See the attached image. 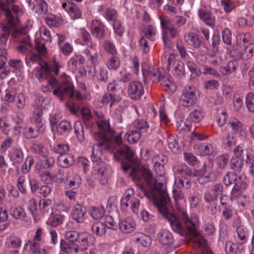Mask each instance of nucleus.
<instances>
[{
  "instance_id": "obj_37",
  "label": "nucleus",
  "mask_w": 254,
  "mask_h": 254,
  "mask_svg": "<svg viewBox=\"0 0 254 254\" xmlns=\"http://www.w3.org/2000/svg\"><path fill=\"white\" fill-rule=\"evenodd\" d=\"M105 228L114 229L116 223L111 216L107 215L105 217L102 222H101Z\"/></svg>"
},
{
  "instance_id": "obj_53",
  "label": "nucleus",
  "mask_w": 254,
  "mask_h": 254,
  "mask_svg": "<svg viewBox=\"0 0 254 254\" xmlns=\"http://www.w3.org/2000/svg\"><path fill=\"white\" fill-rule=\"evenodd\" d=\"M237 233L239 238L238 242L241 244H244L246 242V233L243 228L242 227H238L237 228Z\"/></svg>"
},
{
  "instance_id": "obj_46",
  "label": "nucleus",
  "mask_w": 254,
  "mask_h": 254,
  "mask_svg": "<svg viewBox=\"0 0 254 254\" xmlns=\"http://www.w3.org/2000/svg\"><path fill=\"white\" fill-rule=\"evenodd\" d=\"M229 158L227 155H222L216 159V164L218 167L223 169L228 163Z\"/></svg>"
},
{
  "instance_id": "obj_58",
  "label": "nucleus",
  "mask_w": 254,
  "mask_h": 254,
  "mask_svg": "<svg viewBox=\"0 0 254 254\" xmlns=\"http://www.w3.org/2000/svg\"><path fill=\"white\" fill-rule=\"evenodd\" d=\"M168 146L172 151L175 154L179 153L181 151V149L179 148V145L175 139L169 141Z\"/></svg>"
},
{
  "instance_id": "obj_62",
  "label": "nucleus",
  "mask_w": 254,
  "mask_h": 254,
  "mask_svg": "<svg viewBox=\"0 0 254 254\" xmlns=\"http://www.w3.org/2000/svg\"><path fill=\"white\" fill-rule=\"evenodd\" d=\"M197 148L201 151V154L202 155H208L211 154L210 146L208 145L201 144L198 146Z\"/></svg>"
},
{
  "instance_id": "obj_63",
  "label": "nucleus",
  "mask_w": 254,
  "mask_h": 254,
  "mask_svg": "<svg viewBox=\"0 0 254 254\" xmlns=\"http://www.w3.org/2000/svg\"><path fill=\"white\" fill-rule=\"evenodd\" d=\"M205 88L207 89H213L217 88L219 86V83L216 80H210L204 83Z\"/></svg>"
},
{
  "instance_id": "obj_38",
  "label": "nucleus",
  "mask_w": 254,
  "mask_h": 254,
  "mask_svg": "<svg viewBox=\"0 0 254 254\" xmlns=\"http://www.w3.org/2000/svg\"><path fill=\"white\" fill-rule=\"evenodd\" d=\"M79 235L80 233H78L77 231H69L65 233L64 237L65 239L68 241L75 244V242L78 240V238Z\"/></svg>"
},
{
  "instance_id": "obj_27",
  "label": "nucleus",
  "mask_w": 254,
  "mask_h": 254,
  "mask_svg": "<svg viewBox=\"0 0 254 254\" xmlns=\"http://www.w3.org/2000/svg\"><path fill=\"white\" fill-rule=\"evenodd\" d=\"M125 137H127L129 143L133 144L140 139L141 133L137 130H131L127 133L125 135Z\"/></svg>"
},
{
  "instance_id": "obj_1",
  "label": "nucleus",
  "mask_w": 254,
  "mask_h": 254,
  "mask_svg": "<svg viewBox=\"0 0 254 254\" xmlns=\"http://www.w3.org/2000/svg\"><path fill=\"white\" fill-rule=\"evenodd\" d=\"M118 152L124 156L121 163L124 172L126 173L130 169L129 176L133 181L138 182L144 179L146 188L139 186V189L144 196L153 201L154 205L169 196L164 183L158 182L156 178L153 179V175L148 166L141 165L140 161L134 158V153L129 146H120Z\"/></svg>"
},
{
  "instance_id": "obj_50",
  "label": "nucleus",
  "mask_w": 254,
  "mask_h": 254,
  "mask_svg": "<svg viewBox=\"0 0 254 254\" xmlns=\"http://www.w3.org/2000/svg\"><path fill=\"white\" fill-rule=\"evenodd\" d=\"M224 144L226 145L227 147H231L236 144V141L234 135L232 134H228L223 140Z\"/></svg>"
},
{
  "instance_id": "obj_34",
  "label": "nucleus",
  "mask_w": 254,
  "mask_h": 254,
  "mask_svg": "<svg viewBox=\"0 0 254 254\" xmlns=\"http://www.w3.org/2000/svg\"><path fill=\"white\" fill-rule=\"evenodd\" d=\"M237 174L236 173L228 172L223 178V181L225 185L228 186L235 184Z\"/></svg>"
},
{
  "instance_id": "obj_10",
  "label": "nucleus",
  "mask_w": 254,
  "mask_h": 254,
  "mask_svg": "<svg viewBox=\"0 0 254 254\" xmlns=\"http://www.w3.org/2000/svg\"><path fill=\"white\" fill-rule=\"evenodd\" d=\"M159 242L163 245L171 246L174 243L172 233L167 230H161L157 235Z\"/></svg>"
},
{
  "instance_id": "obj_47",
  "label": "nucleus",
  "mask_w": 254,
  "mask_h": 254,
  "mask_svg": "<svg viewBox=\"0 0 254 254\" xmlns=\"http://www.w3.org/2000/svg\"><path fill=\"white\" fill-rule=\"evenodd\" d=\"M120 64L119 59L117 57L112 56L109 60L108 67L110 69H116Z\"/></svg>"
},
{
  "instance_id": "obj_22",
  "label": "nucleus",
  "mask_w": 254,
  "mask_h": 254,
  "mask_svg": "<svg viewBox=\"0 0 254 254\" xmlns=\"http://www.w3.org/2000/svg\"><path fill=\"white\" fill-rule=\"evenodd\" d=\"M254 54V43H251L245 47L242 52L240 53V58L244 60L250 59Z\"/></svg>"
},
{
  "instance_id": "obj_60",
  "label": "nucleus",
  "mask_w": 254,
  "mask_h": 254,
  "mask_svg": "<svg viewBox=\"0 0 254 254\" xmlns=\"http://www.w3.org/2000/svg\"><path fill=\"white\" fill-rule=\"evenodd\" d=\"M221 3L224 10L227 12H230L234 8V4L230 0H222Z\"/></svg>"
},
{
  "instance_id": "obj_55",
  "label": "nucleus",
  "mask_w": 254,
  "mask_h": 254,
  "mask_svg": "<svg viewBox=\"0 0 254 254\" xmlns=\"http://www.w3.org/2000/svg\"><path fill=\"white\" fill-rule=\"evenodd\" d=\"M185 159L186 162L190 166H194L196 162V158L191 153L186 152L184 153Z\"/></svg>"
},
{
  "instance_id": "obj_14",
  "label": "nucleus",
  "mask_w": 254,
  "mask_h": 254,
  "mask_svg": "<svg viewBox=\"0 0 254 254\" xmlns=\"http://www.w3.org/2000/svg\"><path fill=\"white\" fill-rule=\"evenodd\" d=\"M92 33L95 37L100 39L104 36L105 31L102 23L98 21H93L91 25Z\"/></svg>"
},
{
  "instance_id": "obj_20",
  "label": "nucleus",
  "mask_w": 254,
  "mask_h": 254,
  "mask_svg": "<svg viewBox=\"0 0 254 254\" xmlns=\"http://www.w3.org/2000/svg\"><path fill=\"white\" fill-rule=\"evenodd\" d=\"M243 160L240 157H233L230 160V165L235 172H240L243 166Z\"/></svg>"
},
{
  "instance_id": "obj_33",
  "label": "nucleus",
  "mask_w": 254,
  "mask_h": 254,
  "mask_svg": "<svg viewBox=\"0 0 254 254\" xmlns=\"http://www.w3.org/2000/svg\"><path fill=\"white\" fill-rule=\"evenodd\" d=\"M57 128L59 132L63 133L71 130L72 126L69 122L63 121L58 125Z\"/></svg>"
},
{
  "instance_id": "obj_59",
  "label": "nucleus",
  "mask_w": 254,
  "mask_h": 254,
  "mask_svg": "<svg viewBox=\"0 0 254 254\" xmlns=\"http://www.w3.org/2000/svg\"><path fill=\"white\" fill-rule=\"evenodd\" d=\"M16 93L15 89H12L6 93L4 100L9 103L13 102L14 101Z\"/></svg>"
},
{
  "instance_id": "obj_8",
  "label": "nucleus",
  "mask_w": 254,
  "mask_h": 254,
  "mask_svg": "<svg viewBox=\"0 0 254 254\" xmlns=\"http://www.w3.org/2000/svg\"><path fill=\"white\" fill-rule=\"evenodd\" d=\"M95 239L91 234L87 233H80L78 240L75 242V245L80 248L81 252H84L87 250L89 246L94 244Z\"/></svg>"
},
{
  "instance_id": "obj_16",
  "label": "nucleus",
  "mask_w": 254,
  "mask_h": 254,
  "mask_svg": "<svg viewBox=\"0 0 254 254\" xmlns=\"http://www.w3.org/2000/svg\"><path fill=\"white\" fill-rule=\"evenodd\" d=\"M198 14L200 18L204 21L205 24L210 27H213L215 25V18L208 11L199 9Z\"/></svg>"
},
{
  "instance_id": "obj_61",
  "label": "nucleus",
  "mask_w": 254,
  "mask_h": 254,
  "mask_svg": "<svg viewBox=\"0 0 254 254\" xmlns=\"http://www.w3.org/2000/svg\"><path fill=\"white\" fill-rule=\"evenodd\" d=\"M163 81H164L165 85L166 87V90L169 93L172 94L176 90V85L174 83L172 82L169 79L166 81L165 78Z\"/></svg>"
},
{
  "instance_id": "obj_4",
  "label": "nucleus",
  "mask_w": 254,
  "mask_h": 254,
  "mask_svg": "<svg viewBox=\"0 0 254 254\" xmlns=\"http://www.w3.org/2000/svg\"><path fill=\"white\" fill-rule=\"evenodd\" d=\"M198 95V92L194 86L186 85L180 98V105L185 107H190L196 102Z\"/></svg>"
},
{
  "instance_id": "obj_40",
  "label": "nucleus",
  "mask_w": 254,
  "mask_h": 254,
  "mask_svg": "<svg viewBox=\"0 0 254 254\" xmlns=\"http://www.w3.org/2000/svg\"><path fill=\"white\" fill-rule=\"evenodd\" d=\"M53 65L51 67L47 63H45L43 66H42V67L44 68L46 71H50L52 68L54 73L56 75H58L59 74L60 66L55 58H54L53 60Z\"/></svg>"
},
{
  "instance_id": "obj_43",
  "label": "nucleus",
  "mask_w": 254,
  "mask_h": 254,
  "mask_svg": "<svg viewBox=\"0 0 254 254\" xmlns=\"http://www.w3.org/2000/svg\"><path fill=\"white\" fill-rule=\"evenodd\" d=\"M82 179L81 177L78 175H74L71 180L69 181L68 186L72 189H76L81 185Z\"/></svg>"
},
{
  "instance_id": "obj_52",
  "label": "nucleus",
  "mask_w": 254,
  "mask_h": 254,
  "mask_svg": "<svg viewBox=\"0 0 254 254\" xmlns=\"http://www.w3.org/2000/svg\"><path fill=\"white\" fill-rule=\"evenodd\" d=\"M29 38L26 36L22 40L20 41V45L17 47V50L21 53L24 52L25 50L28 49L29 46Z\"/></svg>"
},
{
  "instance_id": "obj_18",
  "label": "nucleus",
  "mask_w": 254,
  "mask_h": 254,
  "mask_svg": "<svg viewBox=\"0 0 254 254\" xmlns=\"http://www.w3.org/2000/svg\"><path fill=\"white\" fill-rule=\"evenodd\" d=\"M121 98L111 93L105 94L102 99V102L105 105H109L111 107L115 103L120 102Z\"/></svg>"
},
{
  "instance_id": "obj_23",
  "label": "nucleus",
  "mask_w": 254,
  "mask_h": 254,
  "mask_svg": "<svg viewBox=\"0 0 254 254\" xmlns=\"http://www.w3.org/2000/svg\"><path fill=\"white\" fill-rule=\"evenodd\" d=\"M29 181L30 179H26L25 177H20L18 178L17 186L20 192L24 193L27 190L29 189Z\"/></svg>"
},
{
  "instance_id": "obj_42",
  "label": "nucleus",
  "mask_w": 254,
  "mask_h": 254,
  "mask_svg": "<svg viewBox=\"0 0 254 254\" xmlns=\"http://www.w3.org/2000/svg\"><path fill=\"white\" fill-rule=\"evenodd\" d=\"M113 28L116 34L119 36H122L125 31L124 26L121 21L118 20L114 21Z\"/></svg>"
},
{
  "instance_id": "obj_51",
  "label": "nucleus",
  "mask_w": 254,
  "mask_h": 254,
  "mask_svg": "<svg viewBox=\"0 0 254 254\" xmlns=\"http://www.w3.org/2000/svg\"><path fill=\"white\" fill-rule=\"evenodd\" d=\"M237 247V245L231 242H227L225 245V252L228 254H236Z\"/></svg>"
},
{
  "instance_id": "obj_29",
  "label": "nucleus",
  "mask_w": 254,
  "mask_h": 254,
  "mask_svg": "<svg viewBox=\"0 0 254 254\" xmlns=\"http://www.w3.org/2000/svg\"><path fill=\"white\" fill-rule=\"evenodd\" d=\"M75 246V244L65 240L61 239L60 242V248L61 250L65 253H70L72 249Z\"/></svg>"
},
{
  "instance_id": "obj_6",
  "label": "nucleus",
  "mask_w": 254,
  "mask_h": 254,
  "mask_svg": "<svg viewBox=\"0 0 254 254\" xmlns=\"http://www.w3.org/2000/svg\"><path fill=\"white\" fill-rule=\"evenodd\" d=\"M53 93L61 100H63L65 97L71 98L74 95V87L70 82H64L59 85L53 90Z\"/></svg>"
},
{
  "instance_id": "obj_56",
  "label": "nucleus",
  "mask_w": 254,
  "mask_h": 254,
  "mask_svg": "<svg viewBox=\"0 0 254 254\" xmlns=\"http://www.w3.org/2000/svg\"><path fill=\"white\" fill-rule=\"evenodd\" d=\"M105 50L109 53L114 55L116 53V50L114 44L109 41H105L104 44Z\"/></svg>"
},
{
  "instance_id": "obj_48",
  "label": "nucleus",
  "mask_w": 254,
  "mask_h": 254,
  "mask_svg": "<svg viewBox=\"0 0 254 254\" xmlns=\"http://www.w3.org/2000/svg\"><path fill=\"white\" fill-rule=\"evenodd\" d=\"M222 39L223 42L226 44L229 45L231 44L232 34L231 31L225 28L222 32Z\"/></svg>"
},
{
  "instance_id": "obj_32",
  "label": "nucleus",
  "mask_w": 254,
  "mask_h": 254,
  "mask_svg": "<svg viewBox=\"0 0 254 254\" xmlns=\"http://www.w3.org/2000/svg\"><path fill=\"white\" fill-rule=\"evenodd\" d=\"M92 230L99 236H103L106 232V229L101 222L94 224L92 226Z\"/></svg>"
},
{
  "instance_id": "obj_5",
  "label": "nucleus",
  "mask_w": 254,
  "mask_h": 254,
  "mask_svg": "<svg viewBox=\"0 0 254 254\" xmlns=\"http://www.w3.org/2000/svg\"><path fill=\"white\" fill-rule=\"evenodd\" d=\"M19 21H15V23L13 26H11L8 23V25H4L3 24H0V40L1 45H5L6 44L7 39L9 36L12 29H14V31L12 33V37L17 38L19 35H22L25 33L23 29H15L17 23Z\"/></svg>"
},
{
  "instance_id": "obj_9",
  "label": "nucleus",
  "mask_w": 254,
  "mask_h": 254,
  "mask_svg": "<svg viewBox=\"0 0 254 254\" xmlns=\"http://www.w3.org/2000/svg\"><path fill=\"white\" fill-rule=\"evenodd\" d=\"M142 72L143 77H149L153 81L157 80L161 82L163 81L165 77H162L160 71L158 69H155L153 67L150 66L146 68L142 65Z\"/></svg>"
},
{
  "instance_id": "obj_21",
  "label": "nucleus",
  "mask_w": 254,
  "mask_h": 254,
  "mask_svg": "<svg viewBox=\"0 0 254 254\" xmlns=\"http://www.w3.org/2000/svg\"><path fill=\"white\" fill-rule=\"evenodd\" d=\"M41 241H36L34 239L32 240H29L28 242L30 244V251L33 254H46L45 250H41L39 242Z\"/></svg>"
},
{
  "instance_id": "obj_28",
  "label": "nucleus",
  "mask_w": 254,
  "mask_h": 254,
  "mask_svg": "<svg viewBox=\"0 0 254 254\" xmlns=\"http://www.w3.org/2000/svg\"><path fill=\"white\" fill-rule=\"evenodd\" d=\"M74 132L77 138L80 142L84 140L83 127L81 122H76L74 124Z\"/></svg>"
},
{
  "instance_id": "obj_3",
  "label": "nucleus",
  "mask_w": 254,
  "mask_h": 254,
  "mask_svg": "<svg viewBox=\"0 0 254 254\" xmlns=\"http://www.w3.org/2000/svg\"><path fill=\"white\" fill-rule=\"evenodd\" d=\"M100 132L94 135V139L98 142L93 146L91 159L93 162L100 160L103 149L108 150L111 147V143L114 138L115 132L110 128L109 123L102 121L98 124Z\"/></svg>"
},
{
  "instance_id": "obj_39",
  "label": "nucleus",
  "mask_w": 254,
  "mask_h": 254,
  "mask_svg": "<svg viewBox=\"0 0 254 254\" xmlns=\"http://www.w3.org/2000/svg\"><path fill=\"white\" fill-rule=\"evenodd\" d=\"M143 32L147 38L151 41L155 40L154 36L156 35V32L154 28L151 25H148L145 27L143 29Z\"/></svg>"
},
{
  "instance_id": "obj_13",
  "label": "nucleus",
  "mask_w": 254,
  "mask_h": 254,
  "mask_svg": "<svg viewBox=\"0 0 254 254\" xmlns=\"http://www.w3.org/2000/svg\"><path fill=\"white\" fill-rule=\"evenodd\" d=\"M120 230L124 233H129L132 232L135 227V223L131 217H128L123 220L119 223Z\"/></svg>"
},
{
  "instance_id": "obj_25",
  "label": "nucleus",
  "mask_w": 254,
  "mask_h": 254,
  "mask_svg": "<svg viewBox=\"0 0 254 254\" xmlns=\"http://www.w3.org/2000/svg\"><path fill=\"white\" fill-rule=\"evenodd\" d=\"M238 66V63L236 61H230L226 66L221 67V72L225 74H228L236 70Z\"/></svg>"
},
{
  "instance_id": "obj_7",
  "label": "nucleus",
  "mask_w": 254,
  "mask_h": 254,
  "mask_svg": "<svg viewBox=\"0 0 254 254\" xmlns=\"http://www.w3.org/2000/svg\"><path fill=\"white\" fill-rule=\"evenodd\" d=\"M127 93L131 99H139L144 93L142 84L137 81H131L127 87Z\"/></svg>"
},
{
  "instance_id": "obj_41",
  "label": "nucleus",
  "mask_w": 254,
  "mask_h": 254,
  "mask_svg": "<svg viewBox=\"0 0 254 254\" xmlns=\"http://www.w3.org/2000/svg\"><path fill=\"white\" fill-rule=\"evenodd\" d=\"M69 147L68 145L59 144L53 147V150L55 153L60 154V155L66 154L65 153L69 150Z\"/></svg>"
},
{
  "instance_id": "obj_49",
  "label": "nucleus",
  "mask_w": 254,
  "mask_h": 254,
  "mask_svg": "<svg viewBox=\"0 0 254 254\" xmlns=\"http://www.w3.org/2000/svg\"><path fill=\"white\" fill-rule=\"evenodd\" d=\"M13 157L15 163H21L23 160V153L21 150L15 148L13 153Z\"/></svg>"
},
{
  "instance_id": "obj_44",
  "label": "nucleus",
  "mask_w": 254,
  "mask_h": 254,
  "mask_svg": "<svg viewBox=\"0 0 254 254\" xmlns=\"http://www.w3.org/2000/svg\"><path fill=\"white\" fill-rule=\"evenodd\" d=\"M104 16L107 20L115 21L117 20L116 11L112 8H108L104 12Z\"/></svg>"
},
{
  "instance_id": "obj_30",
  "label": "nucleus",
  "mask_w": 254,
  "mask_h": 254,
  "mask_svg": "<svg viewBox=\"0 0 254 254\" xmlns=\"http://www.w3.org/2000/svg\"><path fill=\"white\" fill-rule=\"evenodd\" d=\"M105 213V210L103 206L94 207L91 211V215L94 219L98 220L103 217Z\"/></svg>"
},
{
  "instance_id": "obj_26",
  "label": "nucleus",
  "mask_w": 254,
  "mask_h": 254,
  "mask_svg": "<svg viewBox=\"0 0 254 254\" xmlns=\"http://www.w3.org/2000/svg\"><path fill=\"white\" fill-rule=\"evenodd\" d=\"M68 12L73 19L81 18L82 12L75 4L71 3L68 8Z\"/></svg>"
},
{
  "instance_id": "obj_36",
  "label": "nucleus",
  "mask_w": 254,
  "mask_h": 254,
  "mask_svg": "<svg viewBox=\"0 0 254 254\" xmlns=\"http://www.w3.org/2000/svg\"><path fill=\"white\" fill-rule=\"evenodd\" d=\"M246 104L249 111L254 113V94L249 93L246 97Z\"/></svg>"
},
{
  "instance_id": "obj_11",
  "label": "nucleus",
  "mask_w": 254,
  "mask_h": 254,
  "mask_svg": "<svg viewBox=\"0 0 254 254\" xmlns=\"http://www.w3.org/2000/svg\"><path fill=\"white\" fill-rule=\"evenodd\" d=\"M86 211V209L85 207L79 204H76L72 211V219L79 223L83 222Z\"/></svg>"
},
{
  "instance_id": "obj_57",
  "label": "nucleus",
  "mask_w": 254,
  "mask_h": 254,
  "mask_svg": "<svg viewBox=\"0 0 254 254\" xmlns=\"http://www.w3.org/2000/svg\"><path fill=\"white\" fill-rule=\"evenodd\" d=\"M178 186L179 187H183L187 189H189L191 187V182L186 177H182L179 180Z\"/></svg>"
},
{
  "instance_id": "obj_24",
  "label": "nucleus",
  "mask_w": 254,
  "mask_h": 254,
  "mask_svg": "<svg viewBox=\"0 0 254 254\" xmlns=\"http://www.w3.org/2000/svg\"><path fill=\"white\" fill-rule=\"evenodd\" d=\"M174 74L178 77H182L185 74V64L179 61L174 62Z\"/></svg>"
},
{
  "instance_id": "obj_64",
  "label": "nucleus",
  "mask_w": 254,
  "mask_h": 254,
  "mask_svg": "<svg viewBox=\"0 0 254 254\" xmlns=\"http://www.w3.org/2000/svg\"><path fill=\"white\" fill-rule=\"evenodd\" d=\"M139 44L143 53H147L149 51V47L144 37H142L140 38Z\"/></svg>"
},
{
  "instance_id": "obj_2",
  "label": "nucleus",
  "mask_w": 254,
  "mask_h": 254,
  "mask_svg": "<svg viewBox=\"0 0 254 254\" xmlns=\"http://www.w3.org/2000/svg\"><path fill=\"white\" fill-rule=\"evenodd\" d=\"M170 200L168 196L165 198V200L163 199L155 204L159 213L169 222L174 232L183 237L195 239L194 242L199 246L202 247L206 241L196 229L198 226V219L196 215L191 214L190 216L186 212H183L182 216L185 225H183L177 216L168 211L166 205L169 203Z\"/></svg>"
},
{
  "instance_id": "obj_19",
  "label": "nucleus",
  "mask_w": 254,
  "mask_h": 254,
  "mask_svg": "<svg viewBox=\"0 0 254 254\" xmlns=\"http://www.w3.org/2000/svg\"><path fill=\"white\" fill-rule=\"evenodd\" d=\"M32 151L42 157L47 158L48 155V151L41 143H34L31 146Z\"/></svg>"
},
{
  "instance_id": "obj_12",
  "label": "nucleus",
  "mask_w": 254,
  "mask_h": 254,
  "mask_svg": "<svg viewBox=\"0 0 254 254\" xmlns=\"http://www.w3.org/2000/svg\"><path fill=\"white\" fill-rule=\"evenodd\" d=\"M74 163L73 156L71 154L60 155L57 159L58 165L63 168H67Z\"/></svg>"
},
{
  "instance_id": "obj_17",
  "label": "nucleus",
  "mask_w": 254,
  "mask_h": 254,
  "mask_svg": "<svg viewBox=\"0 0 254 254\" xmlns=\"http://www.w3.org/2000/svg\"><path fill=\"white\" fill-rule=\"evenodd\" d=\"M203 117L204 110L201 107H197L190 113L188 119L194 123H199Z\"/></svg>"
},
{
  "instance_id": "obj_45",
  "label": "nucleus",
  "mask_w": 254,
  "mask_h": 254,
  "mask_svg": "<svg viewBox=\"0 0 254 254\" xmlns=\"http://www.w3.org/2000/svg\"><path fill=\"white\" fill-rule=\"evenodd\" d=\"M160 19L161 25L163 30H168L174 27L173 23V19L171 20L167 17H160Z\"/></svg>"
},
{
  "instance_id": "obj_31",
  "label": "nucleus",
  "mask_w": 254,
  "mask_h": 254,
  "mask_svg": "<svg viewBox=\"0 0 254 254\" xmlns=\"http://www.w3.org/2000/svg\"><path fill=\"white\" fill-rule=\"evenodd\" d=\"M39 133V129L36 127H28L25 128L24 132V134L27 138H34L37 137Z\"/></svg>"
},
{
  "instance_id": "obj_54",
  "label": "nucleus",
  "mask_w": 254,
  "mask_h": 254,
  "mask_svg": "<svg viewBox=\"0 0 254 254\" xmlns=\"http://www.w3.org/2000/svg\"><path fill=\"white\" fill-rule=\"evenodd\" d=\"M229 124H230V127L235 132L241 130L242 125L241 123L238 120L233 119L230 121Z\"/></svg>"
},
{
  "instance_id": "obj_15",
  "label": "nucleus",
  "mask_w": 254,
  "mask_h": 254,
  "mask_svg": "<svg viewBox=\"0 0 254 254\" xmlns=\"http://www.w3.org/2000/svg\"><path fill=\"white\" fill-rule=\"evenodd\" d=\"M184 39L188 45L194 48H198L200 46L201 41L198 36L194 33H189L185 35Z\"/></svg>"
},
{
  "instance_id": "obj_35",
  "label": "nucleus",
  "mask_w": 254,
  "mask_h": 254,
  "mask_svg": "<svg viewBox=\"0 0 254 254\" xmlns=\"http://www.w3.org/2000/svg\"><path fill=\"white\" fill-rule=\"evenodd\" d=\"M11 214L16 219H23L26 217L24 210L20 207L14 208L11 210Z\"/></svg>"
}]
</instances>
